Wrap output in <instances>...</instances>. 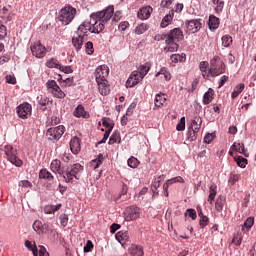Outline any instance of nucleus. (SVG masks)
I'll use <instances>...</instances> for the list:
<instances>
[{"mask_svg": "<svg viewBox=\"0 0 256 256\" xmlns=\"http://www.w3.org/2000/svg\"><path fill=\"white\" fill-rule=\"evenodd\" d=\"M113 13H115V8L113 6H109L106 9L92 13L90 15V21L82 22L75 35L72 37V45L76 51H81L83 48V43L87 41V32L90 33H102L105 29V23L107 21H111L113 17Z\"/></svg>", "mask_w": 256, "mask_h": 256, "instance_id": "f257e3e1", "label": "nucleus"}, {"mask_svg": "<svg viewBox=\"0 0 256 256\" xmlns=\"http://www.w3.org/2000/svg\"><path fill=\"white\" fill-rule=\"evenodd\" d=\"M76 15L77 9L71 5H66L60 10L58 19L62 22V25H69L75 19Z\"/></svg>", "mask_w": 256, "mask_h": 256, "instance_id": "f03ea898", "label": "nucleus"}, {"mask_svg": "<svg viewBox=\"0 0 256 256\" xmlns=\"http://www.w3.org/2000/svg\"><path fill=\"white\" fill-rule=\"evenodd\" d=\"M225 73V63L221 60V57L214 56L210 61V77H219Z\"/></svg>", "mask_w": 256, "mask_h": 256, "instance_id": "7ed1b4c3", "label": "nucleus"}, {"mask_svg": "<svg viewBox=\"0 0 256 256\" xmlns=\"http://www.w3.org/2000/svg\"><path fill=\"white\" fill-rule=\"evenodd\" d=\"M83 172V166L79 163L74 164L70 169L67 168L63 178L66 183H73V179H79V173Z\"/></svg>", "mask_w": 256, "mask_h": 256, "instance_id": "20e7f679", "label": "nucleus"}, {"mask_svg": "<svg viewBox=\"0 0 256 256\" xmlns=\"http://www.w3.org/2000/svg\"><path fill=\"white\" fill-rule=\"evenodd\" d=\"M4 151L8 161H10L12 165H15L16 167H21V165H23V160L19 159L17 156V149L13 148V146L6 145Z\"/></svg>", "mask_w": 256, "mask_h": 256, "instance_id": "39448f33", "label": "nucleus"}, {"mask_svg": "<svg viewBox=\"0 0 256 256\" xmlns=\"http://www.w3.org/2000/svg\"><path fill=\"white\" fill-rule=\"evenodd\" d=\"M46 89L48 93H51L56 99H65V92L61 90V87L57 85L55 80H48L46 83Z\"/></svg>", "mask_w": 256, "mask_h": 256, "instance_id": "423d86ee", "label": "nucleus"}, {"mask_svg": "<svg viewBox=\"0 0 256 256\" xmlns=\"http://www.w3.org/2000/svg\"><path fill=\"white\" fill-rule=\"evenodd\" d=\"M65 133V126L60 125L57 127L49 128L46 132V137L49 139V141H59L61 137H63V134Z\"/></svg>", "mask_w": 256, "mask_h": 256, "instance_id": "0eeeda50", "label": "nucleus"}, {"mask_svg": "<svg viewBox=\"0 0 256 256\" xmlns=\"http://www.w3.org/2000/svg\"><path fill=\"white\" fill-rule=\"evenodd\" d=\"M141 217V208L137 206H129L125 209L124 219L125 221H135Z\"/></svg>", "mask_w": 256, "mask_h": 256, "instance_id": "6e6552de", "label": "nucleus"}, {"mask_svg": "<svg viewBox=\"0 0 256 256\" xmlns=\"http://www.w3.org/2000/svg\"><path fill=\"white\" fill-rule=\"evenodd\" d=\"M30 51L37 59H43L47 55V48L41 42H36L30 46Z\"/></svg>", "mask_w": 256, "mask_h": 256, "instance_id": "1a4fd4ad", "label": "nucleus"}, {"mask_svg": "<svg viewBox=\"0 0 256 256\" xmlns=\"http://www.w3.org/2000/svg\"><path fill=\"white\" fill-rule=\"evenodd\" d=\"M164 37L168 42L174 41L176 43H179V41H183V39L185 38V36L183 35V31L180 30V28H174L170 30L168 34H166Z\"/></svg>", "mask_w": 256, "mask_h": 256, "instance_id": "9d476101", "label": "nucleus"}, {"mask_svg": "<svg viewBox=\"0 0 256 256\" xmlns=\"http://www.w3.org/2000/svg\"><path fill=\"white\" fill-rule=\"evenodd\" d=\"M95 78L96 82L99 81H107V77H109V66L108 65H100L95 70Z\"/></svg>", "mask_w": 256, "mask_h": 256, "instance_id": "9b49d317", "label": "nucleus"}, {"mask_svg": "<svg viewBox=\"0 0 256 256\" xmlns=\"http://www.w3.org/2000/svg\"><path fill=\"white\" fill-rule=\"evenodd\" d=\"M17 115L20 119H27L31 115L32 107L29 103H23L17 107Z\"/></svg>", "mask_w": 256, "mask_h": 256, "instance_id": "f8f14e48", "label": "nucleus"}, {"mask_svg": "<svg viewBox=\"0 0 256 256\" xmlns=\"http://www.w3.org/2000/svg\"><path fill=\"white\" fill-rule=\"evenodd\" d=\"M144 77L141 76L139 71H133L131 75L129 76L128 80L126 81V87H135V85H138L140 81H143Z\"/></svg>", "mask_w": 256, "mask_h": 256, "instance_id": "ddd939ff", "label": "nucleus"}, {"mask_svg": "<svg viewBox=\"0 0 256 256\" xmlns=\"http://www.w3.org/2000/svg\"><path fill=\"white\" fill-rule=\"evenodd\" d=\"M50 169L52 173H55L56 175H65V168L61 166V160H53L50 164Z\"/></svg>", "mask_w": 256, "mask_h": 256, "instance_id": "4468645a", "label": "nucleus"}, {"mask_svg": "<svg viewBox=\"0 0 256 256\" xmlns=\"http://www.w3.org/2000/svg\"><path fill=\"white\" fill-rule=\"evenodd\" d=\"M151 13H153V8L151 6H144L138 11V19L145 21L151 17Z\"/></svg>", "mask_w": 256, "mask_h": 256, "instance_id": "2eb2a0df", "label": "nucleus"}, {"mask_svg": "<svg viewBox=\"0 0 256 256\" xmlns=\"http://www.w3.org/2000/svg\"><path fill=\"white\" fill-rule=\"evenodd\" d=\"M70 149L74 155H77L81 151V139L75 136L70 140Z\"/></svg>", "mask_w": 256, "mask_h": 256, "instance_id": "dca6fc26", "label": "nucleus"}, {"mask_svg": "<svg viewBox=\"0 0 256 256\" xmlns=\"http://www.w3.org/2000/svg\"><path fill=\"white\" fill-rule=\"evenodd\" d=\"M187 31L190 33H197L201 29V22L199 20H190L186 24Z\"/></svg>", "mask_w": 256, "mask_h": 256, "instance_id": "f3484780", "label": "nucleus"}, {"mask_svg": "<svg viewBox=\"0 0 256 256\" xmlns=\"http://www.w3.org/2000/svg\"><path fill=\"white\" fill-rule=\"evenodd\" d=\"M74 117H78V118H83V119H89L90 115L88 114L87 111H85V107H83V105H78L74 112H73Z\"/></svg>", "mask_w": 256, "mask_h": 256, "instance_id": "a211bd4d", "label": "nucleus"}, {"mask_svg": "<svg viewBox=\"0 0 256 256\" xmlns=\"http://www.w3.org/2000/svg\"><path fill=\"white\" fill-rule=\"evenodd\" d=\"M98 85V91L100 95H109L111 89L109 88V84H107V80L96 82Z\"/></svg>", "mask_w": 256, "mask_h": 256, "instance_id": "6ab92c4d", "label": "nucleus"}, {"mask_svg": "<svg viewBox=\"0 0 256 256\" xmlns=\"http://www.w3.org/2000/svg\"><path fill=\"white\" fill-rule=\"evenodd\" d=\"M199 68L202 73V77H204V79H209V77H211L209 62L207 61L200 62Z\"/></svg>", "mask_w": 256, "mask_h": 256, "instance_id": "aec40b11", "label": "nucleus"}, {"mask_svg": "<svg viewBox=\"0 0 256 256\" xmlns=\"http://www.w3.org/2000/svg\"><path fill=\"white\" fill-rule=\"evenodd\" d=\"M165 43H166V47L164 48V51L168 53H175L176 51H179V44H177V42L173 40H170V42H168L166 39Z\"/></svg>", "mask_w": 256, "mask_h": 256, "instance_id": "412c9836", "label": "nucleus"}, {"mask_svg": "<svg viewBox=\"0 0 256 256\" xmlns=\"http://www.w3.org/2000/svg\"><path fill=\"white\" fill-rule=\"evenodd\" d=\"M230 149L231 151H236V153H241L245 157H249V155H247V151H245V144L243 143L234 142Z\"/></svg>", "mask_w": 256, "mask_h": 256, "instance_id": "4be33fe9", "label": "nucleus"}, {"mask_svg": "<svg viewBox=\"0 0 256 256\" xmlns=\"http://www.w3.org/2000/svg\"><path fill=\"white\" fill-rule=\"evenodd\" d=\"M213 99H215V90L209 88L208 91L203 95V105H209Z\"/></svg>", "mask_w": 256, "mask_h": 256, "instance_id": "5701e85b", "label": "nucleus"}, {"mask_svg": "<svg viewBox=\"0 0 256 256\" xmlns=\"http://www.w3.org/2000/svg\"><path fill=\"white\" fill-rule=\"evenodd\" d=\"M174 16H175V12L171 10L169 14L164 16V18L162 19L160 27H162V29H165V27H168L171 24V21H173Z\"/></svg>", "mask_w": 256, "mask_h": 256, "instance_id": "b1692460", "label": "nucleus"}, {"mask_svg": "<svg viewBox=\"0 0 256 256\" xmlns=\"http://www.w3.org/2000/svg\"><path fill=\"white\" fill-rule=\"evenodd\" d=\"M225 203H227V199L225 198V196L223 195L218 196L215 202V209L216 211H218V213H221V211H223V207H225Z\"/></svg>", "mask_w": 256, "mask_h": 256, "instance_id": "393cba45", "label": "nucleus"}, {"mask_svg": "<svg viewBox=\"0 0 256 256\" xmlns=\"http://www.w3.org/2000/svg\"><path fill=\"white\" fill-rule=\"evenodd\" d=\"M215 197H217V185L212 184L209 188V196H208V203H210V205H213V202L215 201Z\"/></svg>", "mask_w": 256, "mask_h": 256, "instance_id": "a878e982", "label": "nucleus"}, {"mask_svg": "<svg viewBox=\"0 0 256 256\" xmlns=\"http://www.w3.org/2000/svg\"><path fill=\"white\" fill-rule=\"evenodd\" d=\"M61 207H63L62 204L47 205L44 207V213L46 215H52V213L54 214L55 212L59 211V209H61Z\"/></svg>", "mask_w": 256, "mask_h": 256, "instance_id": "bb28decb", "label": "nucleus"}, {"mask_svg": "<svg viewBox=\"0 0 256 256\" xmlns=\"http://www.w3.org/2000/svg\"><path fill=\"white\" fill-rule=\"evenodd\" d=\"M203 124V120L201 119V117L196 116L194 117L191 126L189 127V129H192L194 131L199 132V130L201 129V125Z\"/></svg>", "mask_w": 256, "mask_h": 256, "instance_id": "cd10ccee", "label": "nucleus"}, {"mask_svg": "<svg viewBox=\"0 0 256 256\" xmlns=\"http://www.w3.org/2000/svg\"><path fill=\"white\" fill-rule=\"evenodd\" d=\"M115 237L119 241V243H127V241H129V232H127V231H119L115 235Z\"/></svg>", "mask_w": 256, "mask_h": 256, "instance_id": "c85d7f7f", "label": "nucleus"}, {"mask_svg": "<svg viewBox=\"0 0 256 256\" xmlns=\"http://www.w3.org/2000/svg\"><path fill=\"white\" fill-rule=\"evenodd\" d=\"M39 177L40 179H45L46 181H53V179H55L53 174H51V172H49L47 169L40 170Z\"/></svg>", "mask_w": 256, "mask_h": 256, "instance_id": "c756f323", "label": "nucleus"}, {"mask_svg": "<svg viewBox=\"0 0 256 256\" xmlns=\"http://www.w3.org/2000/svg\"><path fill=\"white\" fill-rule=\"evenodd\" d=\"M165 101H167V98L164 93L156 94L155 107H163V105H165Z\"/></svg>", "mask_w": 256, "mask_h": 256, "instance_id": "7c9ffc66", "label": "nucleus"}, {"mask_svg": "<svg viewBox=\"0 0 256 256\" xmlns=\"http://www.w3.org/2000/svg\"><path fill=\"white\" fill-rule=\"evenodd\" d=\"M103 165V154H99L98 157L90 162L92 169H99Z\"/></svg>", "mask_w": 256, "mask_h": 256, "instance_id": "2f4dec72", "label": "nucleus"}, {"mask_svg": "<svg viewBox=\"0 0 256 256\" xmlns=\"http://www.w3.org/2000/svg\"><path fill=\"white\" fill-rule=\"evenodd\" d=\"M219 18H217L216 16L211 15L209 17V22L208 25L211 29V31L215 30V29H219Z\"/></svg>", "mask_w": 256, "mask_h": 256, "instance_id": "473e14b6", "label": "nucleus"}, {"mask_svg": "<svg viewBox=\"0 0 256 256\" xmlns=\"http://www.w3.org/2000/svg\"><path fill=\"white\" fill-rule=\"evenodd\" d=\"M212 3L216 13H221L223 11V8L225 7V0H212Z\"/></svg>", "mask_w": 256, "mask_h": 256, "instance_id": "72a5a7b5", "label": "nucleus"}, {"mask_svg": "<svg viewBox=\"0 0 256 256\" xmlns=\"http://www.w3.org/2000/svg\"><path fill=\"white\" fill-rule=\"evenodd\" d=\"M130 254H132V255H137V256H143V255H144L143 247H142V246H139V245H137V244H133V245L130 247Z\"/></svg>", "mask_w": 256, "mask_h": 256, "instance_id": "f704fd0d", "label": "nucleus"}, {"mask_svg": "<svg viewBox=\"0 0 256 256\" xmlns=\"http://www.w3.org/2000/svg\"><path fill=\"white\" fill-rule=\"evenodd\" d=\"M109 145H115V143H121V133L119 131H114L113 134L110 136Z\"/></svg>", "mask_w": 256, "mask_h": 256, "instance_id": "c9c22d12", "label": "nucleus"}, {"mask_svg": "<svg viewBox=\"0 0 256 256\" xmlns=\"http://www.w3.org/2000/svg\"><path fill=\"white\" fill-rule=\"evenodd\" d=\"M150 69H151V63L146 62L145 64L140 65V67L138 68V73L145 78V75L149 73Z\"/></svg>", "mask_w": 256, "mask_h": 256, "instance_id": "e433bc0d", "label": "nucleus"}, {"mask_svg": "<svg viewBox=\"0 0 256 256\" xmlns=\"http://www.w3.org/2000/svg\"><path fill=\"white\" fill-rule=\"evenodd\" d=\"M46 67H48V69H59V67H61V63L59 62V60L51 58L47 60Z\"/></svg>", "mask_w": 256, "mask_h": 256, "instance_id": "4c0bfd02", "label": "nucleus"}, {"mask_svg": "<svg viewBox=\"0 0 256 256\" xmlns=\"http://www.w3.org/2000/svg\"><path fill=\"white\" fill-rule=\"evenodd\" d=\"M172 63H183L186 59H187V56L185 55V53H182V54H172L171 57H170Z\"/></svg>", "mask_w": 256, "mask_h": 256, "instance_id": "58836bf2", "label": "nucleus"}, {"mask_svg": "<svg viewBox=\"0 0 256 256\" xmlns=\"http://www.w3.org/2000/svg\"><path fill=\"white\" fill-rule=\"evenodd\" d=\"M245 89V84L241 83L238 84L235 88L234 91L232 92V99H237V97H239V95H241V93H243V90Z\"/></svg>", "mask_w": 256, "mask_h": 256, "instance_id": "ea45409f", "label": "nucleus"}, {"mask_svg": "<svg viewBox=\"0 0 256 256\" xmlns=\"http://www.w3.org/2000/svg\"><path fill=\"white\" fill-rule=\"evenodd\" d=\"M159 75H163L165 81H171V72L166 67L161 68L155 77H159Z\"/></svg>", "mask_w": 256, "mask_h": 256, "instance_id": "a19ab883", "label": "nucleus"}, {"mask_svg": "<svg viewBox=\"0 0 256 256\" xmlns=\"http://www.w3.org/2000/svg\"><path fill=\"white\" fill-rule=\"evenodd\" d=\"M199 132H197V130H193L192 128H188V132L186 134V137L188 139V141L193 142V141H197V136Z\"/></svg>", "mask_w": 256, "mask_h": 256, "instance_id": "79ce46f5", "label": "nucleus"}, {"mask_svg": "<svg viewBox=\"0 0 256 256\" xmlns=\"http://www.w3.org/2000/svg\"><path fill=\"white\" fill-rule=\"evenodd\" d=\"M253 225H255V219L253 217L247 218L242 227V231H244V232L249 231V229H251V227H253Z\"/></svg>", "mask_w": 256, "mask_h": 256, "instance_id": "37998d69", "label": "nucleus"}, {"mask_svg": "<svg viewBox=\"0 0 256 256\" xmlns=\"http://www.w3.org/2000/svg\"><path fill=\"white\" fill-rule=\"evenodd\" d=\"M234 161L238 165V167H241V169H245L247 167L248 160L247 158H243L242 156L234 157Z\"/></svg>", "mask_w": 256, "mask_h": 256, "instance_id": "c03bdc74", "label": "nucleus"}, {"mask_svg": "<svg viewBox=\"0 0 256 256\" xmlns=\"http://www.w3.org/2000/svg\"><path fill=\"white\" fill-rule=\"evenodd\" d=\"M149 29V26L145 23H141L138 26H136L135 28V33L136 35H143V33H145V31H147Z\"/></svg>", "mask_w": 256, "mask_h": 256, "instance_id": "a18cd8bd", "label": "nucleus"}, {"mask_svg": "<svg viewBox=\"0 0 256 256\" xmlns=\"http://www.w3.org/2000/svg\"><path fill=\"white\" fill-rule=\"evenodd\" d=\"M173 183H175V181L172 179H168L164 184H163V191H164V195L165 197H169V186L173 185Z\"/></svg>", "mask_w": 256, "mask_h": 256, "instance_id": "49530a36", "label": "nucleus"}, {"mask_svg": "<svg viewBox=\"0 0 256 256\" xmlns=\"http://www.w3.org/2000/svg\"><path fill=\"white\" fill-rule=\"evenodd\" d=\"M37 102H38V105H40L41 107H47V105H49V99L47 98V96H43V95L38 96Z\"/></svg>", "mask_w": 256, "mask_h": 256, "instance_id": "de8ad7c7", "label": "nucleus"}, {"mask_svg": "<svg viewBox=\"0 0 256 256\" xmlns=\"http://www.w3.org/2000/svg\"><path fill=\"white\" fill-rule=\"evenodd\" d=\"M233 43V38L230 35H224L222 37V45L223 47H231Z\"/></svg>", "mask_w": 256, "mask_h": 256, "instance_id": "09e8293b", "label": "nucleus"}, {"mask_svg": "<svg viewBox=\"0 0 256 256\" xmlns=\"http://www.w3.org/2000/svg\"><path fill=\"white\" fill-rule=\"evenodd\" d=\"M128 167H131L132 169H137V167H139V160L132 156L128 159Z\"/></svg>", "mask_w": 256, "mask_h": 256, "instance_id": "8fccbe9b", "label": "nucleus"}, {"mask_svg": "<svg viewBox=\"0 0 256 256\" xmlns=\"http://www.w3.org/2000/svg\"><path fill=\"white\" fill-rule=\"evenodd\" d=\"M163 177H165L164 175L159 176L158 178H156L152 184V191L155 193V191H157V189H159V187H161V179H163Z\"/></svg>", "mask_w": 256, "mask_h": 256, "instance_id": "3c124183", "label": "nucleus"}, {"mask_svg": "<svg viewBox=\"0 0 256 256\" xmlns=\"http://www.w3.org/2000/svg\"><path fill=\"white\" fill-rule=\"evenodd\" d=\"M42 227H43V222H42V221L36 220V221L33 223V229H34V231H36V233H38L39 235H41Z\"/></svg>", "mask_w": 256, "mask_h": 256, "instance_id": "603ef678", "label": "nucleus"}, {"mask_svg": "<svg viewBox=\"0 0 256 256\" xmlns=\"http://www.w3.org/2000/svg\"><path fill=\"white\" fill-rule=\"evenodd\" d=\"M7 37V26L3 25V22L0 20V40Z\"/></svg>", "mask_w": 256, "mask_h": 256, "instance_id": "864d4df0", "label": "nucleus"}, {"mask_svg": "<svg viewBox=\"0 0 256 256\" xmlns=\"http://www.w3.org/2000/svg\"><path fill=\"white\" fill-rule=\"evenodd\" d=\"M215 141V133H208L204 137V143H207L208 145L213 143Z\"/></svg>", "mask_w": 256, "mask_h": 256, "instance_id": "5fc2aeb1", "label": "nucleus"}, {"mask_svg": "<svg viewBox=\"0 0 256 256\" xmlns=\"http://www.w3.org/2000/svg\"><path fill=\"white\" fill-rule=\"evenodd\" d=\"M191 217V219L193 221H195V219H197V212L195 211V209H187L186 212H185V217Z\"/></svg>", "mask_w": 256, "mask_h": 256, "instance_id": "6e6d98bb", "label": "nucleus"}, {"mask_svg": "<svg viewBox=\"0 0 256 256\" xmlns=\"http://www.w3.org/2000/svg\"><path fill=\"white\" fill-rule=\"evenodd\" d=\"M59 219L62 227H67V224L69 223V216H67V214H61Z\"/></svg>", "mask_w": 256, "mask_h": 256, "instance_id": "4d7b16f0", "label": "nucleus"}, {"mask_svg": "<svg viewBox=\"0 0 256 256\" xmlns=\"http://www.w3.org/2000/svg\"><path fill=\"white\" fill-rule=\"evenodd\" d=\"M199 225H200L201 229H205V227H207V225H209V217L204 216V217L200 218Z\"/></svg>", "mask_w": 256, "mask_h": 256, "instance_id": "13d9d810", "label": "nucleus"}, {"mask_svg": "<svg viewBox=\"0 0 256 256\" xmlns=\"http://www.w3.org/2000/svg\"><path fill=\"white\" fill-rule=\"evenodd\" d=\"M85 49L88 55H93V53L95 52V49L93 48V42H87L85 44Z\"/></svg>", "mask_w": 256, "mask_h": 256, "instance_id": "bf43d9fd", "label": "nucleus"}, {"mask_svg": "<svg viewBox=\"0 0 256 256\" xmlns=\"http://www.w3.org/2000/svg\"><path fill=\"white\" fill-rule=\"evenodd\" d=\"M102 125H103V127H106V129H111V131H113V125H111V119L103 118Z\"/></svg>", "mask_w": 256, "mask_h": 256, "instance_id": "052dcab7", "label": "nucleus"}, {"mask_svg": "<svg viewBox=\"0 0 256 256\" xmlns=\"http://www.w3.org/2000/svg\"><path fill=\"white\" fill-rule=\"evenodd\" d=\"M91 251H93V242L88 240L84 246V253H91Z\"/></svg>", "mask_w": 256, "mask_h": 256, "instance_id": "680f3d73", "label": "nucleus"}, {"mask_svg": "<svg viewBox=\"0 0 256 256\" xmlns=\"http://www.w3.org/2000/svg\"><path fill=\"white\" fill-rule=\"evenodd\" d=\"M178 131H185V117H182L176 126Z\"/></svg>", "mask_w": 256, "mask_h": 256, "instance_id": "e2e57ef3", "label": "nucleus"}, {"mask_svg": "<svg viewBox=\"0 0 256 256\" xmlns=\"http://www.w3.org/2000/svg\"><path fill=\"white\" fill-rule=\"evenodd\" d=\"M6 83L10 85H15L17 83V79L13 75H6Z\"/></svg>", "mask_w": 256, "mask_h": 256, "instance_id": "0e129e2a", "label": "nucleus"}, {"mask_svg": "<svg viewBox=\"0 0 256 256\" xmlns=\"http://www.w3.org/2000/svg\"><path fill=\"white\" fill-rule=\"evenodd\" d=\"M58 69L61 70L62 73H67V74L73 73V69H71V66H62L60 64V67Z\"/></svg>", "mask_w": 256, "mask_h": 256, "instance_id": "69168bd1", "label": "nucleus"}, {"mask_svg": "<svg viewBox=\"0 0 256 256\" xmlns=\"http://www.w3.org/2000/svg\"><path fill=\"white\" fill-rule=\"evenodd\" d=\"M24 245H25V247L27 248L28 251H31V250L33 249V247H37V244H35V242L32 243V242L29 241V240H26V241L24 242Z\"/></svg>", "mask_w": 256, "mask_h": 256, "instance_id": "338daca9", "label": "nucleus"}, {"mask_svg": "<svg viewBox=\"0 0 256 256\" xmlns=\"http://www.w3.org/2000/svg\"><path fill=\"white\" fill-rule=\"evenodd\" d=\"M39 247V256H49V252H47V248H45V246L40 245Z\"/></svg>", "mask_w": 256, "mask_h": 256, "instance_id": "774afa93", "label": "nucleus"}]
</instances>
